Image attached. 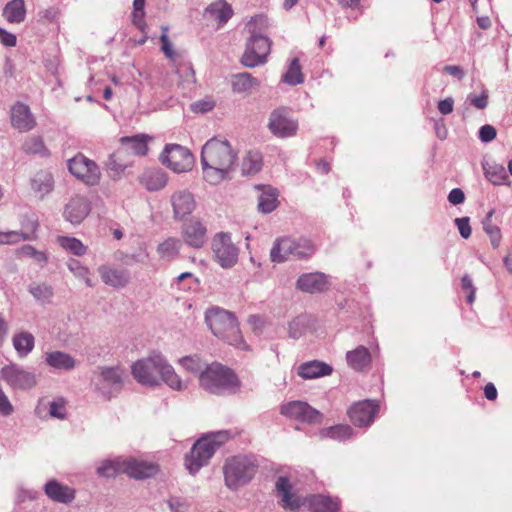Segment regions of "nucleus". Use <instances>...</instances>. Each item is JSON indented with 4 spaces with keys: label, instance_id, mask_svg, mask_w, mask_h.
Segmentation results:
<instances>
[{
    "label": "nucleus",
    "instance_id": "60",
    "mask_svg": "<svg viewBox=\"0 0 512 512\" xmlns=\"http://www.w3.org/2000/svg\"><path fill=\"white\" fill-rule=\"evenodd\" d=\"M455 224L459 230L461 237L468 239L471 236L472 230L470 226L469 217L456 218Z\"/></svg>",
    "mask_w": 512,
    "mask_h": 512
},
{
    "label": "nucleus",
    "instance_id": "48",
    "mask_svg": "<svg viewBox=\"0 0 512 512\" xmlns=\"http://www.w3.org/2000/svg\"><path fill=\"white\" fill-rule=\"evenodd\" d=\"M16 255L19 258H30L34 262L44 265L48 258L44 251L37 250L31 245H23L16 250Z\"/></svg>",
    "mask_w": 512,
    "mask_h": 512
},
{
    "label": "nucleus",
    "instance_id": "36",
    "mask_svg": "<svg viewBox=\"0 0 512 512\" xmlns=\"http://www.w3.org/2000/svg\"><path fill=\"white\" fill-rule=\"evenodd\" d=\"M346 360L352 369L362 371L370 365L371 356L366 347L359 346L356 349L347 352Z\"/></svg>",
    "mask_w": 512,
    "mask_h": 512
},
{
    "label": "nucleus",
    "instance_id": "59",
    "mask_svg": "<svg viewBox=\"0 0 512 512\" xmlns=\"http://www.w3.org/2000/svg\"><path fill=\"white\" fill-rule=\"evenodd\" d=\"M461 287L464 291L468 292L467 302L472 304L475 300L476 288L473 285L472 279L468 275H464L462 277Z\"/></svg>",
    "mask_w": 512,
    "mask_h": 512
},
{
    "label": "nucleus",
    "instance_id": "51",
    "mask_svg": "<svg viewBox=\"0 0 512 512\" xmlns=\"http://www.w3.org/2000/svg\"><path fill=\"white\" fill-rule=\"evenodd\" d=\"M483 229L490 238L493 248H498L501 242L502 234L500 228L492 222H482Z\"/></svg>",
    "mask_w": 512,
    "mask_h": 512
},
{
    "label": "nucleus",
    "instance_id": "26",
    "mask_svg": "<svg viewBox=\"0 0 512 512\" xmlns=\"http://www.w3.org/2000/svg\"><path fill=\"white\" fill-rule=\"evenodd\" d=\"M26 229L25 232L18 231H0V244H15L21 240H32L35 238L34 234L38 228V222L34 219H28L27 223L22 224Z\"/></svg>",
    "mask_w": 512,
    "mask_h": 512
},
{
    "label": "nucleus",
    "instance_id": "5",
    "mask_svg": "<svg viewBox=\"0 0 512 512\" xmlns=\"http://www.w3.org/2000/svg\"><path fill=\"white\" fill-rule=\"evenodd\" d=\"M315 251V245L310 239L282 237L275 240L270 251V258L274 263H282L290 258H309Z\"/></svg>",
    "mask_w": 512,
    "mask_h": 512
},
{
    "label": "nucleus",
    "instance_id": "45",
    "mask_svg": "<svg viewBox=\"0 0 512 512\" xmlns=\"http://www.w3.org/2000/svg\"><path fill=\"white\" fill-rule=\"evenodd\" d=\"M282 81L290 86L304 82V75L298 58H293L290 61L287 71L282 76Z\"/></svg>",
    "mask_w": 512,
    "mask_h": 512
},
{
    "label": "nucleus",
    "instance_id": "52",
    "mask_svg": "<svg viewBox=\"0 0 512 512\" xmlns=\"http://www.w3.org/2000/svg\"><path fill=\"white\" fill-rule=\"evenodd\" d=\"M145 0H134L133 1V23L138 28L143 29L144 27V17H145Z\"/></svg>",
    "mask_w": 512,
    "mask_h": 512
},
{
    "label": "nucleus",
    "instance_id": "28",
    "mask_svg": "<svg viewBox=\"0 0 512 512\" xmlns=\"http://www.w3.org/2000/svg\"><path fill=\"white\" fill-rule=\"evenodd\" d=\"M332 371L333 368L329 364L318 360L302 363L298 367V375L303 379H316L328 376Z\"/></svg>",
    "mask_w": 512,
    "mask_h": 512
},
{
    "label": "nucleus",
    "instance_id": "23",
    "mask_svg": "<svg viewBox=\"0 0 512 512\" xmlns=\"http://www.w3.org/2000/svg\"><path fill=\"white\" fill-rule=\"evenodd\" d=\"M276 489L281 497V505L284 509L293 512L298 511L303 501L300 497L292 493V485L285 477H280L276 482Z\"/></svg>",
    "mask_w": 512,
    "mask_h": 512
},
{
    "label": "nucleus",
    "instance_id": "37",
    "mask_svg": "<svg viewBox=\"0 0 512 512\" xmlns=\"http://www.w3.org/2000/svg\"><path fill=\"white\" fill-rule=\"evenodd\" d=\"M206 14L224 25L233 15V9L225 0H217L206 8Z\"/></svg>",
    "mask_w": 512,
    "mask_h": 512
},
{
    "label": "nucleus",
    "instance_id": "18",
    "mask_svg": "<svg viewBox=\"0 0 512 512\" xmlns=\"http://www.w3.org/2000/svg\"><path fill=\"white\" fill-rule=\"evenodd\" d=\"M97 271L104 284L116 289L124 288L131 279L130 272L127 269L115 268L108 264L100 265Z\"/></svg>",
    "mask_w": 512,
    "mask_h": 512
},
{
    "label": "nucleus",
    "instance_id": "56",
    "mask_svg": "<svg viewBox=\"0 0 512 512\" xmlns=\"http://www.w3.org/2000/svg\"><path fill=\"white\" fill-rule=\"evenodd\" d=\"M351 434L352 429L347 425H337L326 430V436L336 439H345L350 437Z\"/></svg>",
    "mask_w": 512,
    "mask_h": 512
},
{
    "label": "nucleus",
    "instance_id": "22",
    "mask_svg": "<svg viewBox=\"0 0 512 512\" xmlns=\"http://www.w3.org/2000/svg\"><path fill=\"white\" fill-rule=\"evenodd\" d=\"M255 189L259 191L257 204L258 211L263 214L273 212L279 204L278 190L270 185H256Z\"/></svg>",
    "mask_w": 512,
    "mask_h": 512
},
{
    "label": "nucleus",
    "instance_id": "62",
    "mask_svg": "<svg viewBox=\"0 0 512 512\" xmlns=\"http://www.w3.org/2000/svg\"><path fill=\"white\" fill-rule=\"evenodd\" d=\"M13 412V406L10 403L7 395L0 386V413L3 415H9Z\"/></svg>",
    "mask_w": 512,
    "mask_h": 512
},
{
    "label": "nucleus",
    "instance_id": "47",
    "mask_svg": "<svg viewBox=\"0 0 512 512\" xmlns=\"http://www.w3.org/2000/svg\"><path fill=\"white\" fill-rule=\"evenodd\" d=\"M57 243L66 251L76 255L82 256L86 253L87 247L77 238L69 236H59Z\"/></svg>",
    "mask_w": 512,
    "mask_h": 512
},
{
    "label": "nucleus",
    "instance_id": "35",
    "mask_svg": "<svg viewBox=\"0 0 512 512\" xmlns=\"http://www.w3.org/2000/svg\"><path fill=\"white\" fill-rule=\"evenodd\" d=\"M379 412V401L375 399H365L353 403L347 410V416H376Z\"/></svg>",
    "mask_w": 512,
    "mask_h": 512
},
{
    "label": "nucleus",
    "instance_id": "43",
    "mask_svg": "<svg viewBox=\"0 0 512 512\" xmlns=\"http://www.w3.org/2000/svg\"><path fill=\"white\" fill-rule=\"evenodd\" d=\"M126 150L119 148L116 152L110 155L106 166L107 169L114 172L116 175L121 174L131 162L126 158Z\"/></svg>",
    "mask_w": 512,
    "mask_h": 512
},
{
    "label": "nucleus",
    "instance_id": "53",
    "mask_svg": "<svg viewBox=\"0 0 512 512\" xmlns=\"http://www.w3.org/2000/svg\"><path fill=\"white\" fill-rule=\"evenodd\" d=\"M23 150L30 154H42L44 151V144L40 137L32 136L25 140Z\"/></svg>",
    "mask_w": 512,
    "mask_h": 512
},
{
    "label": "nucleus",
    "instance_id": "13",
    "mask_svg": "<svg viewBox=\"0 0 512 512\" xmlns=\"http://www.w3.org/2000/svg\"><path fill=\"white\" fill-rule=\"evenodd\" d=\"M68 169L77 179L90 186L98 184L101 178L98 165L81 153L68 160Z\"/></svg>",
    "mask_w": 512,
    "mask_h": 512
},
{
    "label": "nucleus",
    "instance_id": "34",
    "mask_svg": "<svg viewBox=\"0 0 512 512\" xmlns=\"http://www.w3.org/2000/svg\"><path fill=\"white\" fill-rule=\"evenodd\" d=\"M232 90L235 93H250L252 90L259 88L260 81L249 73H239L232 76Z\"/></svg>",
    "mask_w": 512,
    "mask_h": 512
},
{
    "label": "nucleus",
    "instance_id": "58",
    "mask_svg": "<svg viewBox=\"0 0 512 512\" xmlns=\"http://www.w3.org/2000/svg\"><path fill=\"white\" fill-rule=\"evenodd\" d=\"M181 79L180 84L191 85L195 83V73L191 65H183L177 70Z\"/></svg>",
    "mask_w": 512,
    "mask_h": 512
},
{
    "label": "nucleus",
    "instance_id": "40",
    "mask_svg": "<svg viewBox=\"0 0 512 512\" xmlns=\"http://www.w3.org/2000/svg\"><path fill=\"white\" fill-rule=\"evenodd\" d=\"M125 459L105 460L97 468V474L106 478H113L119 474H125Z\"/></svg>",
    "mask_w": 512,
    "mask_h": 512
},
{
    "label": "nucleus",
    "instance_id": "12",
    "mask_svg": "<svg viewBox=\"0 0 512 512\" xmlns=\"http://www.w3.org/2000/svg\"><path fill=\"white\" fill-rule=\"evenodd\" d=\"M0 378L11 388L17 390H29L37 384L35 373L15 363L2 367Z\"/></svg>",
    "mask_w": 512,
    "mask_h": 512
},
{
    "label": "nucleus",
    "instance_id": "10",
    "mask_svg": "<svg viewBox=\"0 0 512 512\" xmlns=\"http://www.w3.org/2000/svg\"><path fill=\"white\" fill-rule=\"evenodd\" d=\"M267 127L274 136L289 138L296 135L298 121L288 108L280 107L270 113Z\"/></svg>",
    "mask_w": 512,
    "mask_h": 512
},
{
    "label": "nucleus",
    "instance_id": "3",
    "mask_svg": "<svg viewBox=\"0 0 512 512\" xmlns=\"http://www.w3.org/2000/svg\"><path fill=\"white\" fill-rule=\"evenodd\" d=\"M199 386L213 395L230 396L240 392L242 383L231 368L219 362H212L201 373Z\"/></svg>",
    "mask_w": 512,
    "mask_h": 512
},
{
    "label": "nucleus",
    "instance_id": "42",
    "mask_svg": "<svg viewBox=\"0 0 512 512\" xmlns=\"http://www.w3.org/2000/svg\"><path fill=\"white\" fill-rule=\"evenodd\" d=\"M178 363L187 372L197 374L199 381L201 373L204 371V369H206V367L209 366V363H207L198 355L184 356L178 360Z\"/></svg>",
    "mask_w": 512,
    "mask_h": 512
},
{
    "label": "nucleus",
    "instance_id": "27",
    "mask_svg": "<svg viewBox=\"0 0 512 512\" xmlns=\"http://www.w3.org/2000/svg\"><path fill=\"white\" fill-rule=\"evenodd\" d=\"M66 400L63 397H57L49 400L47 397L40 398L35 408L38 416H65Z\"/></svg>",
    "mask_w": 512,
    "mask_h": 512
},
{
    "label": "nucleus",
    "instance_id": "33",
    "mask_svg": "<svg viewBox=\"0 0 512 512\" xmlns=\"http://www.w3.org/2000/svg\"><path fill=\"white\" fill-rule=\"evenodd\" d=\"M121 149L126 150V154L144 156L147 154V137L145 135H135L132 137H122Z\"/></svg>",
    "mask_w": 512,
    "mask_h": 512
},
{
    "label": "nucleus",
    "instance_id": "64",
    "mask_svg": "<svg viewBox=\"0 0 512 512\" xmlns=\"http://www.w3.org/2000/svg\"><path fill=\"white\" fill-rule=\"evenodd\" d=\"M169 507L172 512H186L188 504L179 498H172L169 501Z\"/></svg>",
    "mask_w": 512,
    "mask_h": 512
},
{
    "label": "nucleus",
    "instance_id": "49",
    "mask_svg": "<svg viewBox=\"0 0 512 512\" xmlns=\"http://www.w3.org/2000/svg\"><path fill=\"white\" fill-rule=\"evenodd\" d=\"M69 270L74 274L75 277L83 280L89 287H93L94 283L90 278V270L88 267L83 266L80 261L76 259H70L67 262Z\"/></svg>",
    "mask_w": 512,
    "mask_h": 512
},
{
    "label": "nucleus",
    "instance_id": "25",
    "mask_svg": "<svg viewBox=\"0 0 512 512\" xmlns=\"http://www.w3.org/2000/svg\"><path fill=\"white\" fill-rule=\"evenodd\" d=\"M44 491L54 502L68 504L75 499V490L68 485L61 484L57 480L47 482Z\"/></svg>",
    "mask_w": 512,
    "mask_h": 512
},
{
    "label": "nucleus",
    "instance_id": "1",
    "mask_svg": "<svg viewBox=\"0 0 512 512\" xmlns=\"http://www.w3.org/2000/svg\"><path fill=\"white\" fill-rule=\"evenodd\" d=\"M238 160V152L225 139L211 138L202 147L201 166L204 180L218 185L228 180Z\"/></svg>",
    "mask_w": 512,
    "mask_h": 512
},
{
    "label": "nucleus",
    "instance_id": "14",
    "mask_svg": "<svg viewBox=\"0 0 512 512\" xmlns=\"http://www.w3.org/2000/svg\"><path fill=\"white\" fill-rule=\"evenodd\" d=\"M162 162L176 173L189 171L194 163L192 153L178 144L166 145L161 155Z\"/></svg>",
    "mask_w": 512,
    "mask_h": 512
},
{
    "label": "nucleus",
    "instance_id": "7",
    "mask_svg": "<svg viewBox=\"0 0 512 512\" xmlns=\"http://www.w3.org/2000/svg\"><path fill=\"white\" fill-rule=\"evenodd\" d=\"M98 370V375L94 382L96 390L108 399L118 395L124 386L125 371L119 366L99 367Z\"/></svg>",
    "mask_w": 512,
    "mask_h": 512
},
{
    "label": "nucleus",
    "instance_id": "15",
    "mask_svg": "<svg viewBox=\"0 0 512 512\" xmlns=\"http://www.w3.org/2000/svg\"><path fill=\"white\" fill-rule=\"evenodd\" d=\"M182 238L192 248H202L207 241V228L202 221L190 219L182 227Z\"/></svg>",
    "mask_w": 512,
    "mask_h": 512
},
{
    "label": "nucleus",
    "instance_id": "2",
    "mask_svg": "<svg viewBox=\"0 0 512 512\" xmlns=\"http://www.w3.org/2000/svg\"><path fill=\"white\" fill-rule=\"evenodd\" d=\"M131 374L143 386L156 387L163 382L176 391L185 390L188 386L187 382L181 379L173 366L160 354L134 362L131 366Z\"/></svg>",
    "mask_w": 512,
    "mask_h": 512
},
{
    "label": "nucleus",
    "instance_id": "16",
    "mask_svg": "<svg viewBox=\"0 0 512 512\" xmlns=\"http://www.w3.org/2000/svg\"><path fill=\"white\" fill-rule=\"evenodd\" d=\"M91 206L84 196H73L64 207L63 217L73 225L80 224L90 213Z\"/></svg>",
    "mask_w": 512,
    "mask_h": 512
},
{
    "label": "nucleus",
    "instance_id": "29",
    "mask_svg": "<svg viewBox=\"0 0 512 512\" xmlns=\"http://www.w3.org/2000/svg\"><path fill=\"white\" fill-rule=\"evenodd\" d=\"M26 12L24 0H10L5 4L2 16L9 24H21L26 19Z\"/></svg>",
    "mask_w": 512,
    "mask_h": 512
},
{
    "label": "nucleus",
    "instance_id": "17",
    "mask_svg": "<svg viewBox=\"0 0 512 512\" xmlns=\"http://www.w3.org/2000/svg\"><path fill=\"white\" fill-rule=\"evenodd\" d=\"M11 125L20 132L32 130L36 121L29 106L22 102H16L10 110Z\"/></svg>",
    "mask_w": 512,
    "mask_h": 512
},
{
    "label": "nucleus",
    "instance_id": "46",
    "mask_svg": "<svg viewBox=\"0 0 512 512\" xmlns=\"http://www.w3.org/2000/svg\"><path fill=\"white\" fill-rule=\"evenodd\" d=\"M262 168V156L258 151H249L242 161V172L245 175H253Z\"/></svg>",
    "mask_w": 512,
    "mask_h": 512
},
{
    "label": "nucleus",
    "instance_id": "21",
    "mask_svg": "<svg viewBox=\"0 0 512 512\" xmlns=\"http://www.w3.org/2000/svg\"><path fill=\"white\" fill-rule=\"evenodd\" d=\"M171 204L175 219H182L191 214L195 209V200L193 195L187 190L175 192L171 196Z\"/></svg>",
    "mask_w": 512,
    "mask_h": 512
},
{
    "label": "nucleus",
    "instance_id": "9",
    "mask_svg": "<svg viewBox=\"0 0 512 512\" xmlns=\"http://www.w3.org/2000/svg\"><path fill=\"white\" fill-rule=\"evenodd\" d=\"M217 444L210 437L200 438L185 456V467L191 474L205 466L216 451Z\"/></svg>",
    "mask_w": 512,
    "mask_h": 512
},
{
    "label": "nucleus",
    "instance_id": "24",
    "mask_svg": "<svg viewBox=\"0 0 512 512\" xmlns=\"http://www.w3.org/2000/svg\"><path fill=\"white\" fill-rule=\"evenodd\" d=\"M30 187L35 197L43 200L54 189L53 175L46 170L38 171L30 180Z\"/></svg>",
    "mask_w": 512,
    "mask_h": 512
},
{
    "label": "nucleus",
    "instance_id": "6",
    "mask_svg": "<svg viewBox=\"0 0 512 512\" xmlns=\"http://www.w3.org/2000/svg\"><path fill=\"white\" fill-rule=\"evenodd\" d=\"M255 473V464L246 456L232 457L226 461L224 466L225 483L232 489L247 484Z\"/></svg>",
    "mask_w": 512,
    "mask_h": 512
},
{
    "label": "nucleus",
    "instance_id": "4",
    "mask_svg": "<svg viewBox=\"0 0 512 512\" xmlns=\"http://www.w3.org/2000/svg\"><path fill=\"white\" fill-rule=\"evenodd\" d=\"M205 320L216 337L240 349L247 347L243 341L238 323L229 311L218 307L209 309L206 312Z\"/></svg>",
    "mask_w": 512,
    "mask_h": 512
},
{
    "label": "nucleus",
    "instance_id": "19",
    "mask_svg": "<svg viewBox=\"0 0 512 512\" xmlns=\"http://www.w3.org/2000/svg\"><path fill=\"white\" fill-rule=\"evenodd\" d=\"M124 466L125 474L138 480L155 476L159 472V466L156 463L136 458L125 459Z\"/></svg>",
    "mask_w": 512,
    "mask_h": 512
},
{
    "label": "nucleus",
    "instance_id": "38",
    "mask_svg": "<svg viewBox=\"0 0 512 512\" xmlns=\"http://www.w3.org/2000/svg\"><path fill=\"white\" fill-rule=\"evenodd\" d=\"M282 416H320V413L303 401H291L281 406Z\"/></svg>",
    "mask_w": 512,
    "mask_h": 512
},
{
    "label": "nucleus",
    "instance_id": "61",
    "mask_svg": "<svg viewBox=\"0 0 512 512\" xmlns=\"http://www.w3.org/2000/svg\"><path fill=\"white\" fill-rule=\"evenodd\" d=\"M496 129L491 125H483L479 130V138L482 142H491L496 137Z\"/></svg>",
    "mask_w": 512,
    "mask_h": 512
},
{
    "label": "nucleus",
    "instance_id": "31",
    "mask_svg": "<svg viewBox=\"0 0 512 512\" xmlns=\"http://www.w3.org/2000/svg\"><path fill=\"white\" fill-rule=\"evenodd\" d=\"M140 182L147 190L158 191L166 186L167 177L160 169H148L140 176Z\"/></svg>",
    "mask_w": 512,
    "mask_h": 512
},
{
    "label": "nucleus",
    "instance_id": "57",
    "mask_svg": "<svg viewBox=\"0 0 512 512\" xmlns=\"http://www.w3.org/2000/svg\"><path fill=\"white\" fill-rule=\"evenodd\" d=\"M466 101L475 106L477 109H484L488 105V92L487 90H483L480 95L470 93L467 96Z\"/></svg>",
    "mask_w": 512,
    "mask_h": 512
},
{
    "label": "nucleus",
    "instance_id": "63",
    "mask_svg": "<svg viewBox=\"0 0 512 512\" xmlns=\"http://www.w3.org/2000/svg\"><path fill=\"white\" fill-rule=\"evenodd\" d=\"M0 42L7 47H14L17 43V38L13 33L6 31L0 27Z\"/></svg>",
    "mask_w": 512,
    "mask_h": 512
},
{
    "label": "nucleus",
    "instance_id": "41",
    "mask_svg": "<svg viewBox=\"0 0 512 512\" xmlns=\"http://www.w3.org/2000/svg\"><path fill=\"white\" fill-rule=\"evenodd\" d=\"M181 246L180 239L170 237L158 245L157 253L161 259L170 261L178 256Z\"/></svg>",
    "mask_w": 512,
    "mask_h": 512
},
{
    "label": "nucleus",
    "instance_id": "11",
    "mask_svg": "<svg viewBox=\"0 0 512 512\" xmlns=\"http://www.w3.org/2000/svg\"><path fill=\"white\" fill-rule=\"evenodd\" d=\"M271 41L266 36L252 33L241 58L244 66L253 68L266 61L270 52Z\"/></svg>",
    "mask_w": 512,
    "mask_h": 512
},
{
    "label": "nucleus",
    "instance_id": "8",
    "mask_svg": "<svg viewBox=\"0 0 512 512\" xmlns=\"http://www.w3.org/2000/svg\"><path fill=\"white\" fill-rule=\"evenodd\" d=\"M211 248L215 261L222 268L229 269L236 265L239 249L232 242L229 233H217L212 239Z\"/></svg>",
    "mask_w": 512,
    "mask_h": 512
},
{
    "label": "nucleus",
    "instance_id": "55",
    "mask_svg": "<svg viewBox=\"0 0 512 512\" xmlns=\"http://www.w3.org/2000/svg\"><path fill=\"white\" fill-rule=\"evenodd\" d=\"M215 107V101L211 97H205L197 100L190 105V108L195 113H207Z\"/></svg>",
    "mask_w": 512,
    "mask_h": 512
},
{
    "label": "nucleus",
    "instance_id": "30",
    "mask_svg": "<svg viewBox=\"0 0 512 512\" xmlns=\"http://www.w3.org/2000/svg\"><path fill=\"white\" fill-rule=\"evenodd\" d=\"M45 362L55 370L70 371L76 367V360L63 351H51L45 354Z\"/></svg>",
    "mask_w": 512,
    "mask_h": 512
},
{
    "label": "nucleus",
    "instance_id": "39",
    "mask_svg": "<svg viewBox=\"0 0 512 512\" xmlns=\"http://www.w3.org/2000/svg\"><path fill=\"white\" fill-rule=\"evenodd\" d=\"M309 509L311 512H338L339 503L327 496L313 495L309 498Z\"/></svg>",
    "mask_w": 512,
    "mask_h": 512
},
{
    "label": "nucleus",
    "instance_id": "50",
    "mask_svg": "<svg viewBox=\"0 0 512 512\" xmlns=\"http://www.w3.org/2000/svg\"><path fill=\"white\" fill-rule=\"evenodd\" d=\"M29 292L37 301L48 302L52 295V288L46 284H33L29 288Z\"/></svg>",
    "mask_w": 512,
    "mask_h": 512
},
{
    "label": "nucleus",
    "instance_id": "32",
    "mask_svg": "<svg viewBox=\"0 0 512 512\" xmlns=\"http://www.w3.org/2000/svg\"><path fill=\"white\" fill-rule=\"evenodd\" d=\"M12 344L18 357L25 358L33 351L35 338L30 332L21 331L13 335Z\"/></svg>",
    "mask_w": 512,
    "mask_h": 512
},
{
    "label": "nucleus",
    "instance_id": "20",
    "mask_svg": "<svg viewBox=\"0 0 512 512\" xmlns=\"http://www.w3.org/2000/svg\"><path fill=\"white\" fill-rule=\"evenodd\" d=\"M328 278L324 273L313 272L302 274L296 282V288L305 293H319L328 288Z\"/></svg>",
    "mask_w": 512,
    "mask_h": 512
},
{
    "label": "nucleus",
    "instance_id": "54",
    "mask_svg": "<svg viewBox=\"0 0 512 512\" xmlns=\"http://www.w3.org/2000/svg\"><path fill=\"white\" fill-rule=\"evenodd\" d=\"M306 325H307V321H306V318L303 317V316H299V317H296L294 318L290 323H289V335L290 337L296 339V338H299L305 328H306Z\"/></svg>",
    "mask_w": 512,
    "mask_h": 512
},
{
    "label": "nucleus",
    "instance_id": "44",
    "mask_svg": "<svg viewBox=\"0 0 512 512\" xmlns=\"http://www.w3.org/2000/svg\"><path fill=\"white\" fill-rule=\"evenodd\" d=\"M485 177L494 185L506 184L508 175L503 165L486 164L483 165Z\"/></svg>",
    "mask_w": 512,
    "mask_h": 512
}]
</instances>
